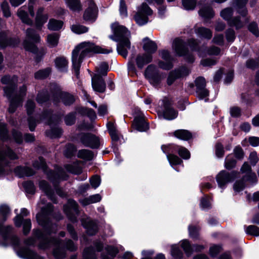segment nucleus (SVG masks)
<instances>
[{"instance_id":"nucleus-23","label":"nucleus","mask_w":259,"mask_h":259,"mask_svg":"<svg viewBox=\"0 0 259 259\" xmlns=\"http://www.w3.org/2000/svg\"><path fill=\"white\" fill-rule=\"evenodd\" d=\"M80 140L81 143L85 146L89 147L92 148H97L99 147V139L92 134H81Z\"/></svg>"},{"instance_id":"nucleus-61","label":"nucleus","mask_w":259,"mask_h":259,"mask_svg":"<svg viewBox=\"0 0 259 259\" xmlns=\"http://www.w3.org/2000/svg\"><path fill=\"white\" fill-rule=\"evenodd\" d=\"M183 6L186 10H192L196 5V0H182Z\"/></svg>"},{"instance_id":"nucleus-46","label":"nucleus","mask_w":259,"mask_h":259,"mask_svg":"<svg viewBox=\"0 0 259 259\" xmlns=\"http://www.w3.org/2000/svg\"><path fill=\"white\" fill-rule=\"evenodd\" d=\"M67 7L73 11H79L81 9V5L79 0H65Z\"/></svg>"},{"instance_id":"nucleus-40","label":"nucleus","mask_w":259,"mask_h":259,"mask_svg":"<svg viewBox=\"0 0 259 259\" xmlns=\"http://www.w3.org/2000/svg\"><path fill=\"white\" fill-rule=\"evenodd\" d=\"M56 97H60L65 105H70L75 101L74 97L67 93L57 92Z\"/></svg>"},{"instance_id":"nucleus-8","label":"nucleus","mask_w":259,"mask_h":259,"mask_svg":"<svg viewBox=\"0 0 259 259\" xmlns=\"http://www.w3.org/2000/svg\"><path fill=\"white\" fill-rule=\"evenodd\" d=\"M18 158L16 154L9 147L3 148L0 145V178L6 174L10 160Z\"/></svg>"},{"instance_id":"nucleus-33","label":"nucleus","mask_w":259,"mask_h":259,"mask_svg":"<svg viewBox=\"0 0 259 259\" xmlns=\"http://www.w3.org/2000/svg\"><path fill=\"white\" fill-rule=\"evenodd\" d=\"M8 31H1L0 32V48H4L8 46H15L19 42V40H15V42H12L11 39L8 36Z\"/></svg>"},{"instance_id":"nucleus-24","label":"nucleus","mask_w":259,"mask_h":259,"mask_svg":"<svg viewBox=\"0 0 259 259\" xmlns=\"http://www.w3.org/2000/svg\"><path fill=\"white\" fill-rule=\"evenodd\" d=\"M248 181L251 184H254L257 181L256 175L254 172H250L248 175H245L242 180L238 181L234 185V190L235 192L242 191L245 186L244 181Z\"/></svg>"},{"instance_id":"nucleus-56","label":"nucleus","mask_w":259,"mask_h":259,"mask_svg":"<svg viewBox=\"0 0 259 259\" xmlns=\"http://www.w3.org/2000/svg\"><path fill=\"white\" fill-rule=\"evenodd\" d=\"M71 30L76 34H81L87 32L88 31V28L80 25H73L71 26Z\"/></svg>"},{"instance_id":"nucleus-4","label":"nucleus","mask_w":259,"mask_h":259,"mask_svg":"<svg viewBox=\"0 0 259 259\" xmlns=\"http://www.w3.org/2000/svg\"><path fill=\"white\" fill-rule=\"evenodd\" d=\"M112 52L111 49L102 48L90 42L85 41L80 43L72 53V66L76 76L79 75L80 64L84 57L89 56L91 53L108 54Z\"/></svg>"},{"instance_id":"nucleus-25","label":"nucleus","mask_w":259,"mask_h":259,"mask_svg":"<svg viewBox=\"0 0 259 259\" xmlns=\"http://www.w3.org/2000/svg\"><path fill=\"white\" fill-rule=\"evenodd\" d=\"M25 107L26 109L27 114L29 116L28 118V123L29 129L31 131H33L38 123V121L36 120L31 115L32 114L34 107L35 103L31 100H28Z\"/></svg>"},{"instance_id":"nucleus-62","label":"nucleus","mask_w":259,"mask_h":259,"mask_svg":"<svg viewBox=\"0 0 259 259\" xmlns=\"http://www.w3.org/2000/svg\"><path fill=\"white\" fill-rule=\"evenodd\" d=\"M248 29L255 36L259 35V29L256 22H252L250 23L248 26Z\"/></svg>"},{"instance_id":"nucleus-1","label":"nucleus","mask_w":259,"mask_h":259,"mask_svg":"<svg viewBox=\"0 0 259 259\" xmlns=\"http://www.w3.org/2000/svg\"><path fill=\"white\" fill-rule=\"evenodd\" d=\"M10 213V210L7 205H2L0 206V237L4 240L2 245L3 246H7L8 244L12 245L17 255L22 258L26 259H44L42 256L27 248L18 249L20 240L16 236L12 234L13 228L11 226H4L2 225L6 221Z\"/></svg>"},{"instance_id":"nucleus-27","label":"nucleus","mask_w":259,"mask_h":259,"mask_svg":"<svg viewBox=\"0 0 259 259\" xmlns=\"http://www.w3.org/2000/svg\"><path fill=\"white\" fill-rule=\"evenodd\" d=\"M197 88V94L200 99H202L208 96V91L205 88V80L204 78L199 77L195 80Z\"/></svg>"},{"instance_id":"nucleus-48","label":"nucleus","mask_w":259,"mask_h":259,"mask_svg":"<svg viewBox=\"0 0 259 259\" xmlns=\"http://www.w3.org/2000/svg\"><path fill=\"white\" fill-rule=\"evenodd\" d=\"M174 134L177 138L183 140H188L192 137L191 134L189 132L184 130H177Z\"/></svg>"},{"instance_id":"nucleus-43","label":"nucleus","mask_w":259,"mask_h":259,"mask_svg":"<svg viewBox=\"0 0 259 259\" xmlns=\"http://www.w3.org/2000/svg\"><path fill=\"white\" fill-rule=\"evenodd\" d=\"M39 187L43 191L45 192L46 194L51 200L55 202V199L53 195V191L47 182L45 181H41L39 182Z\"/></svg>"},{"instance_id":"nucleus-64","label":"nucleus","mask_w":259,"mask_h":259,"mask_svg":"<svg viewBox=\"0 0 259 259\" xmlns=\"http://www.w3.org/2000/svg\"><path fill=\"white\" fill-rule=\"evenodd\" d=\"M90 183L92 187L95 189L98 188L101 183V179L97 175H95L90 179Z\"/></svg>"},{"instance_id":"nucleus-37","label":"nucleus","mask_w":259,"mask_h":259,"mask_svg":"<svg viewBox=\"0 0 259 259\" xmlns=\"http://www.w3.org/2000/svg\"><path fill=\"white\" fill-rule=\"evenodd\" d=\"M55 66L60 72H66L68 69V61L64 57H59L55 59Z\"/></svg>"},{"instance_id":"nucleus-11","label":"nucleus","mask_w":259,"mask_h":259,"mask_svg":"<svg viewBox=\"0 0 259 259\" xmlns=\"http://www.w3.org/2000/svg\"><path fill=\"white\" fill-rule=\"evenodd\" d=\"M29 212L25 208H22L20 214H17L14 219L15 226L20 227L23 225V232L24 235H27L30 231L31 228V223L30 219H23L24 217L28 215Z\"/></svg>"},{"instance_id":"nucleus-20","label":"nucleus","mask_w":259,"mask_h":259,"mask_svg":"<svg viewBox=\"0 0 259 259\" xmlns=\"http://www.w3.org/2000/svg\"><path fill=\"white\" fill-rule=\"evenodd\" d=\"M161 109H158L159 112L162 113L163 118L167 120H172L177 116V112L170 106L167 99L162 101Z\"/></svg>"},{"instance_id":"nucleus-60","label":"nucleus","mask_w":259,"mask_h":259,"mask_svg":"<svg viewBox=\"0 0 259 259\" xmlns=\"http://www.w3.org/2000/svg\"><path fill=\"white\" fill-rule=\"evenodd\" d=\"M245 232L247 234L254 236H259V228L255 226H248Z\"/></svg>"},{"instance_id":"nucleus-57","label":"nucleus","mask_w":259,"mask_h":259,"mask_svg":"<svg viewBox=\"0 0 259 259\" xmlns=\"http://www.w3.org/2000/svg\"><path fill=\"white\" fill-rule=\"evenodd\" d=\"M171 254L176 259H181L183 256L182 252L179 249L177 245L171 246Z\"/></svg>"},{"instance_id":"nucleus-30","label":"nucleus","mask_w":259,"mask_h":259,"mask_svg":"<svg viewBox=\"0 0 259 259\" xmlns=\"http://www.w3.org/2000/svg\"><path fill=\"white\" fill-rule=\"evenodd\" d=\"M82 226L86 229L87 232L89 235H95L98 231V226L96 222L90 219L82 218L81 219Z\"/></svg>"},{"instance_id":"nucleus-42","label":"nucleus","mask_w":259,"mask_h":259,"mask_svg":"<svg viewBox=\"0 0 259 259\" xmlns=\"http://www.w3.org/2000/svg\"><path fill=\"white\" fill-rule=\"evenodd\" d=\"M17 15L23 23L28 25H32V20L29 18L27 13L22 8H20L18 9Z\"/></svg>"},{"instance_id":"nucleus-15","label":"nucleus","mask_w":259,"mask_h":259,"mask_svg":"<svg viewBox=\"0 0 259 259\" xmlns=\"http://www.w3.org/2000/svg\"><path fill=\"white\" fill-rule=\"evenodd\" d=\"M85 9L83 18V19L88 22H94L97 17L98 8L93 0H87L85 1Z\"/></svg>"},{"instance_id":"nucleus-55","label":"nucleus","mask_w":259,"mask_h":259,"mask_svg":"<svg viewBox=\"0 0 259 259\" xmlns=\"http://www.w3.org/2000/svg\"><path fill=\"white\" fill-rule=\"evenodd\" d=\"M108 70V64L105 62H102L99 67H97V73L95 74H99L100 76H105L106 75Z\"/></svg>"},{"instance_id":"nucleus-3","label":"nucleus","mask_w":259,"mask_h":259,"mask_svg":"<svg viewBox=\"0 0 259 259\" xmlns=\"http://www.w3.org/2000/svg\"><path fill=\"white\" fill-rule=\"evenodd\" d=\"M2 83L7 84L4 88L5 95L10 100V106L8 109L10 113H14L17 108L22 105V100L26 95V86L23 85L16 93L15 90L17 85L18 77L16 76L6 75L1 79Z\"/></svg>"},{"instance_id":"nucleus-9","label":"nucleus","mask_w":259,"mask_h":259,"mask_svg":"<svg viewBox=\"0 0 259 259\" xmlns=\"http://www.w3.org/2000/svg\"><path fill=\"white\" fill-rule=\"evenodd\" d=\"M144 75L152 85L157 87L160 84L162 80L165 77V74L160 72L156 67L152 64L146 68Z\"/></svg>"},{"instance_id":"nucleus-17","label":"nucleus","mask_w":259,"mask_h":259,"mask_svg":"<svg viewBox=\"0 0 259 259\" xmlns=\"http://www.w3.org/2000/svg\"><path fill=\"white\" fill-rule=\"evenodd\" d=\"M172 148V146L171 145H163L161 146L163 152L166 154L167 159L171 166L176 170L179 171V170L176 168L175 166L178 165H181L183 161L178 156L172 154H168V152H172L175 151L174 150H171Z\"/></svg>"},{"instance_id":"nucleus-34","label":"nucleus","mask_w":259,"mask_h":259,"mask_svg":"<svg viewBox=\"0 0 259 259\" xmlns=\"http://www.w3.org/2000/svg\"><path fill=\"white\" fill-rule=\"evenodd\" d=\"M143 48L145 51V54H151L152 55V54L156 51L157 46L154 41L146 37L143 39Z\"/></svg>"},{"instance_id":"nucleus-21","label":"nucleus","mask_w":259,"mask_h":259,"mask_svg":"<svg viewBox=\"0 0 259 259\" xmlns=\"http://www.w3.org/2000/svg\"><path fill=\"white\" fill-rule=\"evenodd\" d=\"M189 72V70L185 67H182L170 71L167 78V84L171 85L177 79L188 75Z\"/></svg>"},{"instance_id":"nucleus-13","label":"nucleus","mask_w":259,"mask_h":259,"mask_svg":"<svg viewBox=\"0 0 259 259\" xmlns=\"http://www.w3.org/2000/svg\"><path fill=\"white\" fill-rule=\"evenodd\" d=\"M188 44L192 50L198 52L199 55L200 56H203L206 55H218L221 52L220 49L215 46H212L207 50L205 48L204 49V47H203L201 48H199L197 47V42L194 39L189 40Z\"/></svg>"},{"instance_id":"nucleus-63","label":"nucleus","mask_w":259,"mask_h":259,"mask_svg":"<svg viewBox=\"0 0 259 259\" xmlns=\"http://www.w3.org/2000/svg\"><path fill=\"white\" fill-rule=\"evenodd\" d=\"M1 9L3 11L4 16L6 17H9L11 16V12L9 9L8 3L4 0L1 4Z\"/></svg>"},{"instance_id":"nucleus-39","label":"nucleus","mask_w":259,"mask_h":259,"mask_svg":"<svg viewBox=\"0 0 259 259\" xmlns=\"http://www.w3.org/2000/svg\"><path fill=\"white\" fill-rule=\"evenodd\" d=\"M15 172L20 178L30 176L34 174L33 170L27 166H18L15 168Z\"/></svg>"},{"instance_id":"nucleus-58","label":"nucleus","mask_w":259,"mask_h":259,"mask_svg":"<svg viewBox=\"0 0 259 259\" xmlns=\"http://www.w3.org/2000/svg\"><path fill=\"white\" fill-rule=\"evenodd\" d=\"M236 160L232 155H228L225 159V167L227 169H231L235 167Z\"/></svg>"},{"instance_id":"nucleus-36","label":"nucleus","mask_w":259,"mask_h":259,"mask_svg":"<svg viewBox=\"0 0 259 259\" xmlns=\"http://www.w3.org/2000/svg\"><path fill=\"white\" fill-rule=\"evenodd\" d=\"M248 0H235L233 6L237 12L242 16H245L247 14V11L245 8V5Z\"/></svg>"},{"instance_id":"nucleus-49","label":"nucleus","mask_w":259,"mask_h":259,"mask_svg":"<svg viewBox=\"0 0 259 259\" xmlns=\"http://www.w3.org/2000/svg\"><path fill=\"white\" fill-rule=\"evenodd\" d=\"M9 140L8 131L7 128V125L0 122V140L3 142Z\"/></svg>"},{"instance_id":"nucleus-31","label":"nucleus","mask_w":259,"mask_h":259,"mask_svg":"<svg viewBox=\"0 0 259 259\" xmlns=\"http://www.w3.org/2000/svg\"><path fill=\"white\" fill-rule=\"evenodd\" d=\"M152 55L145 53L138 54L135 59V61L139 69H142L144 66L152 61Z\"/></svg>"},{"instance_id":"nucleus-18","label":"nucleus","mask_w":259,"mask_h":259,"mask_svg":"<svg viewBox=\"0 0 259 259\" xmlns=\"http://www.w3.org/2000/svg\"><path fill=\"white\" fill-rule=\"evenodd\" d=\"M233 15V10L231 8H226L222 11L221 13V17L228 21L229 25L232 26H235L236 29L241 28L243 24L239 19L238 17L231 19Z\"/></svg>"},{"instance_id":"nucleus-14","label":"nucleus","mask_w":259,"mask_h":259,"mask_svg":"<svg viewBox=\"0 0 259 259\" xmlns=\"http://www.w3.org/2000/svg\"><path fill=\"white\" fill-rule=\"evenodd\" d=\"M172 49L178 56H185L188 62L194 61L193 56L188 53L185 42L183 40L180 38L175 39L173 42Z\"/></svg>"},{"instance_id":"nucleus-50","label":"nucleus","mask_w":259,"mask_h":259,"mask_svg":"<svg viewBox=\"0 0 259 259\" xmlns=\"http://www.w3.org/2000/svg\"><path fill=\"white\" fill-rule=\"evenodd\" d=\"M66 170L74 174H79L81 172V167L76 163L73 164H67L65 165Z\"/></svg>"},{"instance_id":"nucleus-53","label":"nucleus","mask_w":259,"mask_h":259,"mask_svg":"<svg viewBox=\"0 0 259 259\" xmlns=\"http://www.w3.org/2000/svg\"><path fill=\"white\" fill-rule=\"evenodd\" d=\"M49 99L48 93L47 91L43 90L39 92L37 95L36 101L39 104H43Z\"/></svg>"},{"instance_id":"nucleus-5","label":"nucleus","mask_w":259,"mask_h":259,"mask_svg":"<svg viewBox=\"0 0 259 259\" xmlns=\"http://www.w3.org/2000/svg\"><path fill=\"white\" fill-rule=\"evenodd\" d=\"M111 28L113 34L110 35L109 38L118 42L117 45L118 54L123 57L126 58L131 46L130 40L131 33L124 26L120 25L118 23L112 24Z\"/></svg>"},{"instance_id":"nucleus-52","label":"nucleus","mask_w":259,"mask_h":259,"mask_svg":"<svg viewBox=\"0 0 259 259\" xmlns=\"http://www.w3.org/2000/svg\"><path fill=\"white\" fill-rule=\"evenodd\" d=\"M51 72V69L47 68L43 70L38 71L35 73L34 77L36 79H41L48 77Z\"/></svg>"},{"instance_id":"nucleus-7","label":"nucleus","mask_w":259,"mask_h":259,"mask_svg":"<svg viewBox=\"0 0 259 259\" xmlns=\"http://www.w3.org/2000/svg\"><path fill=\"white\" fill-rule=\"evenodd\" d=\"M33 165L34 167L37 169L41 168L44 171L47 172L49 179L53 182L55 187H56V183L57 182L61 180L66 179V175L62 168H58L56 172L52 171L47 172L46 162L42 157H39L38 160L35 161L33 163Z\"/></svg>"},{"instance_id":"nucleus-6","label":"nucleus","mask_w":259,"mask_h":259,"mask_svg":"<svg viewBox=\"0 0 259 259\" xmlns=\"http://www.w3.org/2000/svg\"><path fill=\"white\" fill-rule=\"evenodd\" d=\"M45 204V202L42 200L38 204L41 208V212L36 215L37 222L45 228L46 233H55L58 230V227L56 224H52L49 220V217L52 211V204L48 203L42 206Z\"/></svg>"},{"instance_id":"nucleus-51","label":"nucleus","mask_w":259,"mask_h":259,"mask_svg":"<svg viewBox=\"0 0 259 259\" xmlns=\"http://www.w3.org/2000/svg\"><path fill=\"white\" fill-rule=\"evenodd\" d=\"M78 157L85 160H90L93 157V154L91 151L88 150H81L78 152Z\"/></svg>"},{"instance_id":"nucleus-28","label":"nucleus","mask_w":259,"mask_h":259,"mask_svg":"<svg viewBox=\"0 0 259 259\" xmlns=\"http://www.w3.org/2000/svg\"><path fill=\"white\" fill-rule=\"evenodd\" d=\"M92 85L93 90L96 92L103 93L105 91V83L99 74H95L92 77Z\"/></svg>"},{"instance_id":"nucleus-45","label":"nucleus","mask_w":259,"mask_h":259,"mask_svg":"<svg viewBox=\"0 0 259 259\" xmlns=\"http://www.w3.org/2000/svg\"><path fill=\"white\" fill-rule=\"evenodd\" d=\"M108 130L111 138L114 141H117L119 139V134L116 130L113 123L108 122L107 124Z\"/></svg>"},{"instance_id":"nucleus-32","label":"nucleus","mask_w":259,"mask_h":259,"mask_svg":"<svg viewBox=\"0 0 259 259\" xmlns=\"http://www.w3.org/2000/svg\"><path fill=\"white\" fill-rule=\"evenodd\" d=\"M133 127L139 132H146L149 129V125L145 121L144 117H135L133 123Z\"/></svg>"},{"instance_id":"nucleus-41","label":"nucleus","mask_w":259,"mask_h":259,"mask_svg":"<svg viewBox=\"0 0 259 259\" xmlns=\"http://www.w3.org/2000/svg\"><path fill=\"white\" fill-rule=\"evenodd\" d=\"M60 35L57 33L49 34L47 37V43L50 48L56 47L59 42Z\"/></svg>"},{"instance_id":"nucleus-22","label":"nucleus","mask_w":259,"mask_h":259,"mask_svg":"<svg viewBox=\"0 0 259 259\" xmlns=\"http://www.w3.org/2000/svg\"><path fill=\"white\" fill-rule=\"evenodd\" d=\"M54 118L51 116V113L49 112H45L43 114V116L41 119H45L49 118V120L48 121V123L51 126V129L46 132L48 136L52 138H58L62 134V130L57 125L54 127L52 126V119Z\"/></svg>"},{"instance_id":"nucleus-26","label":"nucleus","mask_w":259,"mask_h":259,"mask_svg":"<svg viewBox=\"0 0 259 259\" xmlns=\"http://www.w3.org/2000/svg\"><path fill=\"white\" fill-rule=\"evenodd\" d=\"M44 8H38L35 18V26L37 30H41L44 25L47 22L49 16L47 14H44Z\"/></svg>"},{"instance_id":"nucleus-59","label":"nucleus","mask_w":259,"mask_h":259,"mask_svg":"<svg viewBox=\"0 0 259 259\" xmlns=\"http://www.w3.org/2000/svg\"><path fill=\"white\" fill-rule=\"evenodd\" d=\"M76 151V148L72 144H68L66 145L64 153L66 157H71L74 155Z\"/></svg>"},{"instance_id":"nucleus-38","label":"nucleus","mask_w":259,"mask_h":259,"mask_svg":"<svg viewBox=\"0 0 259 259\" xmlns=\"http://www.w3.org/2000/svg\"><path fill=\"white\" fill-rule=\"evenodd\" d=\"M199 14L205 20L213 18L214 15L212 8L208 6H202L199 11Z\"/></svg>"},{"instance_id":"nucleus-16","label":"nucleus","mask_w":259,"mask_h":259,"mask_svg":"<svg viewBox=\"0 0 259 259\" xmlns=\"http://www.w3.org/2000/svg\"><path fill=\"white\" fill-rule=\"evenodd\" d=\"M238 172L232 171L230 173L225 170H222L216 176V180L219 187L224 189L226 185L233 181L237 176Z\"/></svg>"},{"instance_id":"nucleus-54","label":"nucleus","mask_w":259,"mask_h":259,"mask_svg":"<svg viewBox=\"0 0 259 259\" xmlns=\"http://www.w3.org/2000/svg\"><path fill=\"white\" fill-rule=\"evenodd\" d=\"M84 259H96L95 250L93 248H87L83 252Z\"/></svg>"},{"instance_id":"nucleus-47","label":"nucleus","mask_w":259,"mask_h":259,"mask_svg":"<svg viewBox=\"0 0 259 259\" xmlns=\"http://www.w3.org/2000/svg\"><path fill=\"white\" fill-rule=\"evenodd\" d=\"M172 148L175 151H177L179 155L184 159H188L190 157V153L189 151L185 147L175 146H172Z\"/></svg>"},{"instance_id":"nucleus-19","label":"nucleus","mask_w":259,"mask_h":259,"mask_svg":"<svg viewBox=\"0 0 259 259\" xmlns=\"http://www.w3.org/2000/svg\"><path fill=\"white\" fill-rule=\"evenodd\" d=\"M64 211L71 222L77 221L76 215L78 210L77 204L75 201L71 199L68 200L67 204L64 206Z\"/></svg>"},{"instance_id":"nucleus-10","label":"nucleus","mask_w":259,"mask_h":259,"mask_svg":"<svg viewBox=\"0 0 259 259\" xmlns=\"http://www.w3.org/2000/svg\"><path fill=\"white\" fill-rule=\"evenodd\" d=\"M26 38L23 45L25 49L33 53H36L37 48L34 45L40 40V36L35 30L31 28H28L25 32Z\"/></svg>"},{"instance_id":"nucleus-29","label":"nucleus","mask_w":259,"mask_h":259,"mask_svg":"<svg viewBox=\"0 0 259 259\" xmlns=\"http://www.w3.org/2000/svg\"><path fill=\"white\" fill-rule=\"evenodd\" d=\"M181 246L187 256H190L193 251H201L204 248L202 245H194L192 247L187 240H184L181 242Z\"/></svg>"},{"instance_id":"nucleus-35","label":"nucleus","mask_w":259,"mask_h":259,"mask_svg":"<svg viewBox=\"0 0 259 259\" xmlns=\"http://www.w3.org/2000/svg\"><path fill=\"white\" fill-rule=\"evenodd\" d=\"M194 31L196 35L201 38L210 39L212 37L211 31L204 27H195Z\"/></svg>"},{"instance_id":"nucleus-12","label":"nucleus","mask_w":259,"mask_h":259,"mask_svg":"<svg viewBox=\"0 0 259 259\" xmlns=\"http://www.w3.org/2000/svg\"><path fill=\"white\" fill-rule=\"evenodd\" d=\"M152 14V10L146 3H143L137 9L135 20L139 25H143L148 22V16Z\"/></svg>"},{"instance_id":"nucleus-2","label":"nucleus","mask_w":259,"mask_h":259,"mask_svg":"<svg viewBox=\"0 0 259 259\" xmlns=\"http://www.w3.org/2000/svg\"><path fill=\"white\" fill-rule=\"evenodd\" d=\"M36 239L39 240L38 248L40 249H47L52 246H55L53 254L54 256L60 259L65 256V249L70 251L76 250V246L73 241L70 239L66 241L65 244L62 243L59 239H51L39 230L33 231V237H30L25 240V243L28 246L34 245Z\"/></svg>"},{"instance_id":"nucleus-44","label":"nucleus","mask_w":259,"mask_h":259,"mask_svg":"<svg viewBox=\"0 0 259 259\" xmlns=\"http://www.w3.org/2000/svg\"><path fill=\"white\" fill-rule=\"evenodd\" d=\"M63 24L61 21L51 19L48 23V28L50 30L57 31L62 27Z\"/></svg>"}]
</instances>
